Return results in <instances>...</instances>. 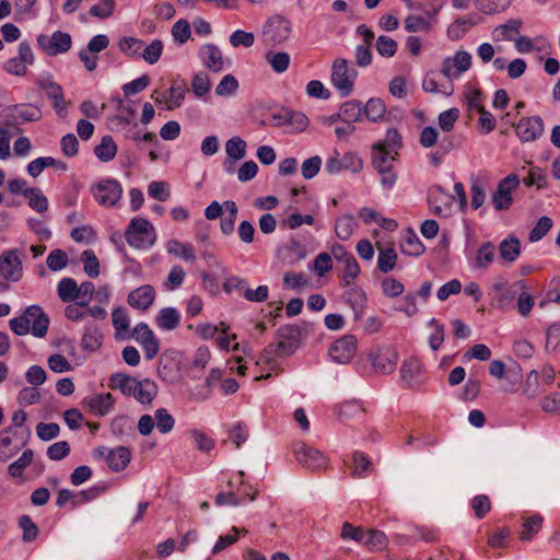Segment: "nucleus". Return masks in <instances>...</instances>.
<instances>
[{
    "label": "nucleus",
    "mask_w": 560,
    "mask_h": 560,
    "mask_svg": "<svg viewBox=\"0 0 560 560\" xmlns=\"http://www.w3.org/2000/svg\"><path fill=\"white\" fill-rule=\"evenodd\" d=\"M19 526L23 530V540L26 542L34 541L38 536V527L37 525L32 521V518L28 515H22L19 518Z\"/></svg>",
    "instance_id": "6e6d98bb"
},
{
    "label": "nucleus",
    "mask_w": 560,
    "mask_h": 560,
    "mask_svg": "<svg viewBox=\"0 0 560 560\" xmlns=\"http://www.w3.org/2000/svg\"><path fill=\"white\" fill-rule=\"evenodd\" d=\"M112 322L116 330V336L122 331H128L130 325V318L124 307H116L112 312Z\"/></svg>",
    "instance_id": "8fccbe9b"
},
{
    "label": "nucleus",
    "mask_w": 560,
    "mask_h": 560,
    "mask_svg": "<svg viewBox=\"0 0 560 560\" xmlns=\"http://www.w3.org/2000/svg\"><path fill=\"white\" fill-rule=\"evenodd\" d=\"M199 57L203 66L213 71L220 72L223 70L224 61L220 48L214 44H205L199 49Z\"/></svg>",
    "instance_id": "6ab92c4d"
},
{
    "label": "nucleus",
    "mask_w": 560,
    "mask_h": 560,
    "mask_svg": "<svg viewBox=\"0 0 560 560\" xmlns=\"http://www.w3.org/2000/svg\"><path fill=\"white\" fill-rule=\"evenodd\" d=\"M40 118V109L30 104L11 105L0 112V122L11 126L14 133H22L20 125L23 122L38 121Z\"/></svg>",
    "instance_id": "7ed1b4c3"
},
{
    "label": "nucleus",
    "mask_w": 560,
    "mask_h": 560,
    "mask_svg": "<svg viewBox=\"0 0 560 560\" xmlns=\"http://www.w3.org/2000/svg\"><path fill=\"white\" fill-rule=\"evenodd\" d=\"M136 386V393L133 394V397L140 402V404H151L152 400L158 395V385L155 382L144 378L142 381H138Z\"/></svg>",
    "instance_id": "b1692460"
},
{
    "label": "nucleus",
    "mask_w": 560,
    "mask_h": 560,
    "mask_svg": "<svg viewBox=\"0 0 560 560\" xmlns=\"http://www.w3.org/2000/svg\"><path fill=\"white\" fill-rule=\"evenodd\" d=\"M353 471L352 476L357 478L366 477L368 472L372 470V463L368 455L363 452L355 451L352 455Z\"/></svg>",
    "instance_id": "4c0bfd02"
},
{
    "label": "nucleus",
    "mask_w": 560,
    "mask_h": 560,
    "mask_svg": "<svg viewBox=\"0 0 560 560\" xmlns=\"http://www.w3.org/2000/svg\"><path fill=\"white\" fill-rule=\"evenodd\" d=\"M59 299L62 302H69L78 299V284L72 278H63L57 287Z\"/></svg>",
    "instance_id": "c03bdc74"
},
{
    "label": "nucleus",
    "mask_w": 560,
    "mask_h": 560,
    "mask_svg": "<svg viewBox=\"0 0 560 560\" xmlns=\"http://www.w3.org/2000/svg\"><path fill=\"white\" fill-rule=\"evenodd\" d=\"M279 124L280 125H288L293 128H295L299 131L305 130V128L308 126V118L307 116L302 112H294L291 109H283L278 115Z\"/></svg>",
    "instance_id": "393cba45"
},
{
    "label": "nucleus",
    "mask_w": 560,
    "mask_h": 560,
    "mask_svg": "<svg viewBox=\"0 0 560 560\" xmlns=\"http://www.w3.org/2000/svg\"><path fill=\"white\" fill-rule=\"evenodd\" d=\"M373 147L384 148L390 153L394 151L395 155H398V150L402 148V138L396 128H389L385 139Z\"/></svg>",
    "instance_id": "a19ab883"
},
{
    "label": "nucleus",
    "mask_w": 560,
    "mask_h": 560,
    "mask_svg": "<svg viewBox=\"0 0 560 560\" xmlns=\"http://www.w3.org/2000/svg\"><path fill=\"white\" fill-rule=\"evenodd\" d=\"M523 183L527 187L536 185L538 189L546 188L547 175L540 167L532 166L528 172V175L525 178H523Z\"/></svg>",
    "instance_id": "864d4df0"
},
{
    "label": "nucleus",
    "mask_w": 560,
    "mask_h": 560,
    "mask_svg": "<svg viewBox=\"0 0 560 560\" xmlns=\"http://www.w3.org/2000/svg\"><path fill=\"white\" fill-rule=\"evenodd\" d=\"M512 0H474L475 7L485 14H494L506 10Z\"/></svg>",
    "instance_id": "ea45409f"
},
{
    "label": "nucleus",
    "mask_w": 560,
    "mask_h": 560,
    "mask_svg": "<svg viewBox=\"0 0 560 560\" xmlns=\"http://www.w3.org/2000/svg\"><path fill=\"white\" fill-rule=\"evenodd\" d=\"M354 226V219L352 215H342L336 220L335 232L336 235L342 240L347 241L351 237Z\"/></svg>",
    "instance_id": "de8ad7c7"
},
{
    "label": "nucleus",
    "mask_w": 560,
    "mask_h": 560,
    "mask_svg": "<svg viewBox=\"0 0 560 560\" xmlns=\"http://www.w3.org/2000/svg\"><path fill=\"white\" fill-rule=\"evenodd\" d=\"M363 544L370 550H382L387 545V537L384 532L378 529H370L364 534Z\"/></svg>",
    "instance_id": "37998d69"
},
{
    "label": "nucleus",
    "mask_w": 560,
    "mask_h": 560,
    "mask_svg": "<svg viewBox=\"0 0 560 560\" xmlns=\"http://www.w3.org/2000/svg\"><path fill=\"white\" fill-rule=\"evenodd\" d=\"M255 43V36L250 32H245L242 30H237L233 32L230 36V44L233 47L244 46L246 48L252 47Z\"/></svg>",
    "instance_id": "338daca9"
},
{
    "label": "nucleus",
    "mask_w": 560,
    "mask_h": 560,
    "mask_svg": "<svg viewBox=\"0 0 560 560\" xmlns=\"http://www.w3.org/2000/svg\"><path fill=\"white\" fill-rule=\"evenodd\" d=\"M168 92L170 95L165 98V102L167 104V109L172 110L174 108L179 107L185 98V83H182L179 85H172Z\"/></svg>",
    "instance_id": "13d9d810"
},
{
    "label": "nucleus",
    "mask_w": 560,
    "mask_h": 560,
    "mask_svg": "<svg viewBox=\"0 0 560 560\" xmlns=\"http://www.w3.org/2000/svg\"><path fill=\"white\" fill-rule=\"evenodd\" d=\"M337 155L338 153L336 152V155L329 158L326 162L325 168L329 174H338L342 170L359 173L362 170V160L357 154L348 152L340 159Z\"/></svg>",
    "instance_id": "2eb2a0df"
},
{
    "label": "nucleus",
    "mask_w": 560,
    "mask_h": 560,
    "mask_svg": "<svg viewBox=\"0 0 560 560\" xmlns=\"http://www.w3.org/2000/svg\"><path fill=\"white\" fill-rule=\"evenodd\" d=\"M358 71L345 58H337L331 66V83L342 97L353 92Z\"/></svg>",
    "instance_id": "39448f33"
},
{
    "label": "nucleus",
    "mask_w": 560,
    "mask_h": 560,
    "mask_svg": "<svg viewBox=\"0 0 560 560\" xmlns=\"http://www.w3.org/2000/svg\"><path fill=\"white\" fill-rule=\"evenodd\" d=\"M46 264L51 271L61 270L68 264V255L62 249H54L48 255Z\"/></svg>",
    "instance_id": "0e129e2a"
},
{
    "label": "nucleus",
    "mask_w": 560,
    "mask_h": 560,
    "mask_svg": "<svg viewBox=\"0 0 560 560\" xmlns=\"http://www.w3.org/2000/svg\"><path fill=\"white\" fill-rule=\"evenodd\" d=\"M84 272L90 278H97L100 276V261L92 249H86L81 254Z\"/></svg>",
    "instance_id": "a18cd8bd"
},
{
    "label": "nucleus",
    "mask_w": 560,
    "mask_h": 560,
    "mask_svg": "<svg viewBox=\"0 0 560 560\" xmlns=\"http://www.w3.org/2000/svg\"><path fill=\"white\" fill-rule=\"evenodd\" d=\"M91 191L100 205L112 207L121 198L122 188L115 179H104L94 185Z\"/></svg>",
    "instance_id": "9d476101"
},
{
    "label": "nucleus",
    "mask_w": 560,
    "mask_h": 560,
    "mask_svg": "<svg viewBox=\"0 0 560 560\" xmlns=\"http://www.w3.org/2000/svg\"><path fill=\"white\" fill-rule=\"evenodd\" d=\"M339 108L342 122L353 125V122L362 120L363 110L361 102L357 100L347 101Z\"/></svg>",
    "instance_id": "bb28decb"
},
{
    "label": "nucleus",
    "mask_w": 560,
    "mask_h": 560,
    "mask_svg": "<svg viewBox=\"0 0 560 560\" xmlns=\"http://www.w3.org/2000/svg\"><path fill=\"white\" fill-rule=\"evenodd\" d=\"M396 260H397V254L393 247L382 249L380 252L378 259H377V268L382 272L387 273L395 268Z\"/></svg>",
    "instance_id": "09e8293b"
},
{
    "label": "nucleus",
    "mask_w": 560,
    "mask_h": 560,
    "mask_svg": "<svg viewBox=\"0 0 560 560\" xmlns=\"http://www.w3.org/2000/svg\"><path fill=\"white\" fill-rule=\"evenodd\" d=\"M422 370L421 363L417 359H409L404 361L400 368V378L409 387L417 385V377L420 375Z\"/></svg>",
    "instance_id": "a878e982"
},
{
    "label": "nucleus",
    "mask_w": 560,
    "mask_h": 560,
    "mask_svg": "<svg viewBox=\"0 0 560 560\" xmlns=\"http://www.w3.org/2000/svg\"><path fill=\"white\" fill-rule=\"evenodd\" d=\"M117 153V145L112 136H104L101 143L94 148V154L102 162L112 161Z\"/></svg>",
    "instance_id": "473e14b6"
},
{
    "label": "nucleus",
    "mask_w": 560,
    "mask_h": 560,
    "mask_svg": "<svg viewBox=\"0 0 560 560\" xmlns=\"http://www.w3.org/2000/svg\"><path fill=\"white\" fill-rule=\"evenodd\" d=\"M114 401V397L110 393L88 397L83 400L90 409L96 410L100 416H105L113 407Z\"/></svg>",
    "instance_id": "c756f323"
},
{
    "label": "nucleus",
    "mask_w": 560,
    "mask_h": 560,
    "mask_svg": "<svg viewBox=\"0 0 560 560\" xmlns=\"http://www.w3.org/2000/svg\"><path fill=\"white\" fill-rule=\"evenodd\" d=\"M396 156L384 148L372 147V165L381 175V184L385 188L393 187L397 180V174L393 170Z\"/></svg>",
    "instance_id": "0eeeda50"
},
{
    "label": "nucleus",
    "mask_w": 560,
    "mask_h": 560,
    "mask_svg": "<svg viewBox=\"0 0 560 560\" xmlns=\"http://www.w3.org/2000/svg\"><path fill=\"white\" fill-rule=\"evenodd\" d=\"M163 51V43L160 39H154L148 45L140 56L150 65H154L159 61Z\"/></svg>",
    "instance_id": "bf43d9fd"
},
{
    "label": "nucleus",
    "mask_w": 560,
    "mask_h": 560,
    "mask_svg": "<svg viewBox=\"0 0 560 560\" xmlns=\"http://www.w3.org/2000/svg\"><path fill=\"white\" fill-rule=\"evenodd\" d=\"M494 253H495V247H494L493 243H491V242L483 243L478 249L476 260H475V267L478 269L488 268L494 259Z\"/></svg>",
    "instance_id": "79ce46f5"
},
{
    "label": "nucleus",
    "mask_w": 560,
    "mask_h": 560,
    "mask_svg": "<svg viewBox=\"0 0 560 560\" xmlns=\"http://www.w3.org/2000/svg\"><path fill=\"white\" fill-rule=\"evenodd\" d=\"M210 79L205 71H199L195 74L191 81V89L197 97L206 95L210 91Z\"/></svg>",
    "instance_id": "603ef678"
},
{
    "label": "nucleus",
    "mask_w": 560,
    "mask_h": 560,
    "mask_svg": "<svg viewBox=\"0 0 560 560\" xmlns=\"http://www.w3.org/2000/svg\"><path fill=\"white\" fill-rule=\"evenodd\" d=\"M542 522L544 517L539 514L524 518L523 530L521 532L520 539L523 541L530 540L534 535L540 530Z\"/></svg>",
    "instance_id": "58836bf2"
},
{
    "label": "nucleus",
    "mask_w": 560,
    "mask_h": 560,
    "mask_svg": "<svg viewBox=\"0 0 560 560\" xmlns=\"http://www.w3.org/2000/svg\"><path fill=\"white\" fill-rule=\"evenodd\" d=\"M34 452L31 448L25 450L22 455L11 463L8 467V474L11 478H22L23 471L32 464Z\"/></svg>",
    "instance_id": "72a5a7b5"
},
{
    "label": "nucleus",
    "mask_w": 560,
    "mask_h": 560,
    "mask_svg": "<svg viewBox=\"0 0 560 560\" xmlns=\"http://www.w3.org/2000/svg\"><path fill=\"white\" fill-rule=\"evenodd\" d=\"M127 243L135 248L145 249L152 246L156 235L153 225L143 218H133L125 232Z\"/></svg>",
    "instance_id": "20e7f679"
},
{
    "label": "nucleus",
    "mask_w": 560,
    "mask_h": 560,
    "mask_svg": "<svg viewBox=\"0 0 560 560\" xmlns=\"http://www.w3.org/2000/svg\"><path fill=\"white\" fill-rule=\"evenodd\" d=\"M37 46L50 57L65 54L71 49L72 38L67 32L55 31L51 36L39 34L36 37Z\"/></svg>",
    "instance_id": "6e6552de"
},
{
    "label": "nucleus",
    "mask_w": 560,
    "mask_h": 560,
    "mask_svg": "<svg viewBox=\"0 0 560 560\" xmlns=\"http://www.w3.org/2000/svg\"><path fill=\"white\" fill-rule=\"evenodd\" d=\"M155 299V290L150 284H143L132 290L127 298L128 304L136 310L147 311L151 307Z\"/></svg>",
    "instance_id": "f3484780"
},
{
    "label": "nucleus",
    "mask_w": 560,
    "mask_h": 560,
    "mask_svg": "<svg viewBox=\"0 0 560 560\" xmlns=\"http://www.w3.org/2000/svg\"><path fill=\"white\" fill-rule=\"evenodd\" d=\"M172 35L178 44H185L191 35L190 24L186 20H179L172 26Z\"/></svg>",
    "instance_id": "052dcab7"
},
{
    "label": "nucleus",
    "mask_w": 560,
    "mask_h": 560,
    "mask_svg": "<svg viewBox=\"0 0 560 560\" xmlns=\"http://www.w3.org/2000/svg\"><path fill=\"white\" fill-rule=\"evenodd\" d=\"M25 378L28 384L37 387L46 382L47 373L40 365H32L26 371Z\"/></svg>",
    "instance_id": "774afa93"
},
{
    "label": "nucleus",
    "mask_w": 560,
    "mask_h": 560,
    "mask_svg": "<svg viewBox=\"0 0 560 560\" xmlns=\"http://www.w3.org/2000/svg\"><path fill=\"white\" fill-rule=\"evenodd\" d=\"M180 322V315L174 307H164L156 316V324L160 328L165 330L175 329Z\"/></svg>",
    "instance_id": "2f4dec72"
},
{
    "label": "nucleus",
    "mask_w": 560,
    "mask_h": 560,
    "mask_svg": "<svg viewBox=\"0 0 560 560\" xmlns=\"http://www.w3.org/2000/svg\"><path fill=\"white\" fill-rule=\"evenodd\" d=\"M24 197L28 198V206L33 210L40 213L47 211L48 199L39 188H27V190L24 191Z\"/></svg>",
    "instance_id": "e433bc0d"
},
{
    "label": "nucleus",
    "mask_w": 560,
    "mask_h": 560,
    "mask_svg": "<svg viewBox=\"0 0 560 560\" xmlns=\"http://www.w3.org/2000/svg\"><path fill=\"white\" fill-rule=\"evenodd\" d=\"M521 254V242L514 235H509L499 244L500 257L509 262H514Z\"/></svg>",
    "instance_id": "5701e85b"
},
{
    "label": "nucleus",
    "mask_w": 560,
    "mask_h": 560,
    "mask_svg": "<svg viewBox=\"0 0 560 560\" xmlns=\"http://www.w3.org/2000/svg\"><path fill=\"white\" fill-rule=\"evenodd\" d=\"M144 42L135 37H124L119 42L120 50L129 57H140Z\"/></svg>",
    "instance_id": "5fc2aeb1"
},
{
    "label": "nucleus",
    "mask_w": 560,
    "mask_h": 560,
    "mask_svg": "<svg viewBox=\"0 0 560 560\" xmlns=\"http://www.w3.org/2000/svg\"><path fill=\"white\" fill-rule=\"evenodd\" d=\"M480 18L475 14H469L466 18L457 19L450 27L448 35L452 38L458 39L464 36L468 30L477 25Z\"/></svg>",
    "instance_id": "7c9ffc66"
},
{
    "label": "nucleus",
    "mask_w": 560,
    "mask_h": 560,
    "mask_svg": "<svg viewBox=\"0 0 560 560\" xmlns=\"http://www.w3.org/2000/svg\"><path fill=\"white\" fill-rule=\"evenodd\" d=\"M520 185L516 174H510L501 179L492 195V205L497 211L508 210L513 203L512 191Z\"/></svg>",
    "instance_id": "1a4fd4ad"
},
{
    "label": "nucleus",
    "mask_w": 560,
    "mask_h": 560,
    "mask_svg": "<svg viewBox=\"0 0 560 560\" xmlns=\"http://www.w3.org/2000/svg\"><path fill=\"white\" fill-rule=\"evenodd\" d=\"M373 369L382 374H389L394 371L397 362V353L392 349L377 350L375 353H370Z\"/></svg>",
    "instance_id": "a211bd4d"
},
{
    "label": "nucleus",
    "mask_w": 560,
    "mask_h": 560,
    "mask_svg": "<svg viewBox=\"0 0 560 560\" xmlns=\"http://www.w3.org/2000/svg\"><path fill=\"white\" fill-rule=\"evenodd\" d=\"M40 392L37 387H23L18 395V402L21 406H30L37 404L40 400Z\"/></svg>",
    "instance_id": "e2e57ef3"
},
{
    "label": "nucleus",
    "mask_w": 560,
    "mask_h": 560,
    "mask_svg": "<svg viewBox=\"0 0 560 560\" xmlns=\"http://www.w3.org/2000/svg\"><path fill=\"white\" fill-rule=\"evenodd\" d=\"M552 228V220L549 217H541L530 230L528 240L532 243L540 241Z\"/></svg>",
    "instance_id": "3c124183"
},
{
    "label": "nucleus",
    "mask_w": 560,
    "mask_h": 560,
    "mask_svg": "<svg viewBox=\"0 0 560 560\" xmlns=\"http://www.w3.org/2000/svg\"><path fill=\"white\" fill-rule=\"evenodd\" d=\"M307 331L299 325H284L276 331L277 342H271L261 352V360L268 365L276 363L278 358L292 355L300 347L303 335Z\"/></svg>",
    "instance_id": "f257e3e1"
},
{
    "label": "nucleus",
    "mask_w": 560,
    "mask_h": 560,
    "mask_svg": "<svg viewBox=\"0 0 560 560\" xmlns=\"http://www.w3.org/2000/svg\"><path fill=\"white\" fill-rule=\"evenodd\" d=\"M425 247L415 233L412 229L406 230L404 243L401 244V252L408 256H420L424 253Z\"/></svg>",
    "instance_id": "c85d7f7f"
},
{
    "label": "nucleus",
    "mask_w": 560,
    "mask_h": 560,
    "mask_svg": "<svg viewBox=\"0 0 560 560\" xmlns=\"http://www.w3.org/2000/svg\"><path fill=\"white\" fill-rule=\"evenodd\" d=\"M103 332L98 325L91 323L84 328V334L81 339V347L89 352L97 351L103 345Z\"/></svg>",
    "instance_id": "aec40b11"
},
{
    "label": "nucleus",
    "mask_w": 560,
    "mask_h": 560,
    "mask_svg": "<svg viewBox=\"0 0 560 560\" xmlns=\"http://www.w3.org/2000/svg\"><path fill=\"white\" fill-rule=\"evenodd\" d=\"M49 323L48 315L39 305L34 304L26 307L21 316L10 319L9 325L18 336H25L31 331L33 336L43 338L47 335Z\"/></svg>",
    "instance_id": "f03ea898"
},
{
    "label": "nucleus",
    "mask_w": 560,
    "mask_h": 560,
    "mask_svg": "<svg viewBox=\"0 0 560 560\" xmlns=\"http://www.w3.org/2000/svg\"><path fill=\"white\" fill-rule=\"evenodd\" d=\"M131 460V452L126 446L109 450L106 455L108 467L116 472L122 471Z\"/></svg>",
    "instance_id": "412c9836"
},
{
    "label": "nucleus",
    "mask_w": 560,
    "mask_h": 560,
    "mask_svg": "<svg viewBox=\"0 0 560 560\" xmlns=\"http://www.w3.org/2000/svg\"><path fill=\"white\" fill-rule=\"evenodd\" d=\"M375 48L382 57H393L397 51V43L392 37L381 35L376 39Z\"/></svg>",
    "instance_id": "4d7b16f0"
},
{
    "label": "nucleus",
    "mask_w": 560,
    "mask_h": 560,
    "mask_svg": "<svg viewBox=\"0 0 560 560\" xmlns=\"http://www.w3.org/2000/svg\"><path fill=\"white\" fill-rule=\"evenodd\" d=\"M292 32V24L285 16L276 14L268 19L262 30L266 46L275 47L284 43Z\"/></svg>",
    "instance_id": "423d86ee"
},
{
    "label": "nucleus",
    "mask_w": 560,
    "mask_h": 560,
    "mask_svg": "<svg viewBox=\"0 0 560 560\" xmlns=\"http://www.w3.org/2000/svg\"><path fill=\"white\" fill-rule=\"evenodd\" d=\"M363 113L366 119L378 122L385 116L386 106L381 98L372 97L366 102Z\"/></svg>",
    "instance_id": "f704fd0d"
},
{
    "label": "nucleus",
    "mask_w": 560,
    "mask_h": 560,
    "mask_svg": "<svg viewBox=\"0 0 560 560\" xmlns=\"http://www.w3.org/2000/svg\"><path fill=\"white\" fill-rule=\"evenodd\" d=\"M0 276L13 282L22 278L23 266L18 249H9L0 256Z\"/></svg>",
    "instance_id": "f8f14e48"
},
{
    "label": "nucleus",
    "mask_w": 560,
    "mask_h": 560,
    "mask_svg": "<svg viewBox=\"0 0 560 560\" xmlns=\"http://www.w3.org/2000/svg\"><path fill=\"white\" fill-rule=\"evenodd\" d=\"M522 21L511 19L506 23L497 26L493 31V37L498 40H515L514 35L520 34Z\"/></svg>",
    "instance_id": "cd10ccee"
},
{
    "label": "nucleus",
    "mask_w": 560,
    "mask_h": 560,
    "mask_svg": "<svg viewBox=\"0 0 560 560\" xmlns=\"http://www.w3.org/2000/svg\"><path fill=\"white\" fill-rule=\"evenodd\" d=\"M471 66V56L468 51L458 50L453 58L443 61L441 73L447 79L457 78Z\"/></svg>",
    "instance_id": "4468645a"
},
{
    "label": "nucleus",
    "mask_w": 560,
    "mask_h": 560,
    "mask_svg": "<svg viewBox=\"0 0 560 560\" xmlns=\"http://www.w3.org/2000/svg\"><path fill=\"white\" fill-rule=\"evenodd\" d=\"M267 62L271 69L277 73H282L288 70L290 65V55L285 51H268L265 55Z\"/></svg>",
    "instance_id": "c9c22d12"
},
{
    "label": "nucleus",
    "mask_w": 560,
    "mask_h": 560,
    "mask_svg": "<svg viewBox=\"0 0 560 560\" xmlns=\"http://www.w3.org/2000/svg\"><path fill=\"white\" fill-rule=\"evenodd\" d=\"M293 453L296 460L307 469H319L326 466V457L323 453L303 442H296L293 445Z\"/></svg>",
    "instance_id": "9b49d317"
},
{
    "label": "nucleus",
    "mask_w": 560,
    "mask_h": 560,
    "mask_svg": "<svg viewBox=\"0 0 560 560\" xmlns=\"http://www.w3.org/2000/svg\"><path fill=\"white\" fill-rule=\"evenodd\" d=\"M155 419H156V428L161 433L165 434L173 430L175 420L167 412L166 409H164V408L158 409L155 411Z\"/></svg>",
    "instance_id": "69168bd1"
},
{
    "label": "nucleus",
    "mask_w": 560,
    "mask_h": 560,
    "mask_svg": "<svg viewBox=\"0 0 560 560\" xmlns=\"http://www.w3.org/2000/svg\"><path fill=\"white\" fill-rule=\"evenodd\" d=\"M515 131L523 142L535 141L544 132V122L539 116L523 117L515 125Z\"/></svg>",
    "instance_id": "dca6fc26"
},
{
    "label": "nucleus",
    "mask_w": 560,
    "mask_h": 560,
    "mask_svg": "<svg viewBox=\"0 0 560 560\" xmlns=\"http://www.w3.org/2000/svg\"><path fill=\"white\" fill-rule=\"evenodd\" d=\"M343 299L346 303L352 308L354 313V319L358 320L365 308V292L362 289L354 287L343 293Z\"/></svg>",
    "instance_id": "4be33fe9"
},
{
    "label": "nucleus",
    "mask_w": 560,
    "mask_h": 560,
    "mask_svg": "<svg viewBox=\"0 0 560 560\" xmlns=\"http://www.w3.org/2000/svg\"><path fill=\"white\" fill-rule=\"evenodd\" d=\"M225 151L232 160H241L246 154V142L240 137H233L226 141Z\"/></svg>",
    "instance_id": "49530a36"
},
{
    "label": "nucleus",
    "mask_w": 560,
    "mask_h": 560,
    "mask_svg": "<svg viewBox=\"0 0 560 560\" xmlns=\"http://www.w3.org/2000/svg\"><path fill=\"white\" fill-rule=\"evenodd\" d=\"M357 352V338L353 335H346L336 340L329 349L331 359L340 364L351 361Z\"/></svg>",
    "instance_id": "ddd939ff"
},
{
    "label": "nucleus",
    "mask_w": 560,
    "mask_h": 560,
    "mask_svg": "<svg viewBox=\"0 0 560 560\" xmlns=\"http://www.w3.org/2000/svg\"><path fill=\"white\" fill-rule=\"evenodd\" d=\"M238 89V82L232 74H226L222 78L215 88V93L219 96H230Z\"/></svg>",
    "instance_id": "680f3d73"
}]
</instances>
